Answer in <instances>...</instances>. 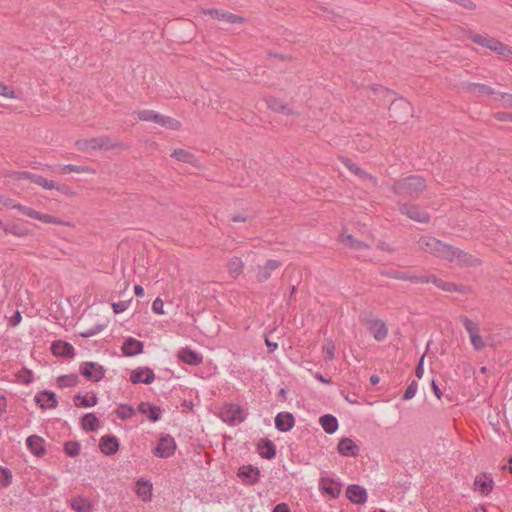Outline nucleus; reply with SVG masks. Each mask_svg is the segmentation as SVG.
Wrapping results in <instances>:
<instances>
[{
    "label": "nucleus",
    "instance_id": "obj_1",
    "mask_svg": "<svg viewBox=\"0 0 512 512\" xmlns=\"http://www.w3.org/2000/svg\"><path fill=\"white\" fill-rule=\"evenodd\" d=\"M418 246L424 252L450 262H455L459 265L468 266L476 262V259L471 255L445 244L432 236L421 237L418 240Z\"/></svg>",
    "mask_w": 512,
    "mask_h": 512
},
{
    "label": "nucleus",
    "instance_id": "obj_2",
    "mask_svg": "<svg viewBox=\"0 0 512 512\" xmlns=\"http://www.w3.org/2000/svg\"><path fill=\"white\" fill-rule=\"evenodd\" d=\"M8 184L15 191H17V189H28L32 184L38 185L47 190H52L56 187L55 181L48 180L42 176L34 175L25 171L16 172L10 175L8 178Z\"/></svg>",
    "mask_w": 512,
    "mask_h": 512
},
{
    "label": "nucleus",
    "instance_id": "obj_3",
    "mask_svg": "<svg viewBox=\"0 0 512 512\" xmlns=\"http://www.w3.org/2000/svg\"><path fill=\"white\" fill-rule=\"evenodd\" d=\"M0 205L7 208H17L22 214L45 224L67 225L72 227V224L65 223L58 217L38 212L30 207L16 204V202L13 199L9 198L4 194H0Z\"/></svg>",
    "mask_w": 512,
    "mask_h": 512
},
{
    "label": "nucleus",
    "instance_id": "obj_4",
    "mask_svg": "<svg viewBox=\"0 0 512 512\" xmlns=\"http://www.w3.org/2000/svg\"><path fill=\"white\" fill-rule=\"evenodd\" d=\"M75 147L77 150L92 153L95 151H108L113 149H121L122 143L114 141L109 137H92V138H80L75 141Z\"/></svg>",
    "mask_w": 512,
    "mask_h": 512
},
{
    "label": "nucleus",
    "instance_id": "obj_5",
    "mask_svg": "<svg viewBox=\"0 0 512 512\" xmlns=\"http://www.w3.org/2000/svg\"><path fill=\"white\" fill-rule=\"evenodd\" d=\"M426 187L425 181L419 176H411L397 182L394 191L402 196L416 197Z\"/></svg>",
    "mask_w": 512,
    "mask_h": 512
},
{
    "label": "nucleus",
    "instance_id": "obj_6",
    "mask_svg": "<svg viewBox=\"0 0 512 512\" xmlns=\"http://www.w3.org/2000/svg\"><path fill=\"white\" fill-rule=\"evenodd\" d=\"M460 321L469 335L473 348L478 351L485 349L488 341L481 335L479 324L468 317H461Z\"/></svg>",
    "mask_w": 512,
    "mask_h": 512
},
{
    "label": "nucleus",
    "instance_id": "obj_7",
    "mask_svg": "<svg viewBox=\"0 0 512 512\" xmlns=\"http://www.w3.org/2000/svg\"><path fill=\"white\" fill-rule=\"evenodd\" d=\"M219 417L229 425H237L244 421L245 413L237 404H224L218 413Z\"/></svg>",
    "mask_w": 512,
    "mask_h": 512
},
{
    "label": "nucleus",
    "instance_id": "obj_8",
    "mask_svg": "<svg viewBox=\"0 0 512 512\" xmlns=\"http://www.w3.org/2000/svg\"><path fill=\"white\" fill-rule=\"evenodd\" d=\"M176 451V442L170 435H162L157 441L153 454L159 458H169Z\"/></svg>",
    "mask_w": 512,
    "mask_h": 512
},
{
    "label": "nucleus",
    "instance_id": "obj_9",
    "mask_svg": "<svg viewBox=\"0 0 512 512\" xmlns=\"http://www.w3.org/2000/svg\"><path fill=\"white\" fill-rule=\"evenodd\" d=\"M134 493L143 502H150L153 499V484L145 478H138L134 484Z\"/></svg>",
    "mask_w": 512,
    "mask_h": 512
},
{
    "label": "nucleus",
    "instance_id": "obj_10",
    "mask_svg": "<svg viewBox=\"0 0 512 512\" xmlns=\"http://www.w3.org/2000/svg\"><path fill=\"white\" fill-rule=\"evenodd\" d=\"M81 374L88 380L98 382L104 377L103 367L95 362H86L80 366Z\"/></svg>",
    "mask_w": 512,
    "mask_h": 512
},
{
    "label": "nucleus",
    "instance_id": "obj_11",
    "mask_svg": "<svg viewBox=\"0 0 512 512\" xmlns=\"http://www.w3.org/2000/svg\"><path fill=\"white\" fill-rule=\"evenodd\" d=\"M342 486L336 480L329 477H322L319 480V490L323 495L330 498H337L341 493Z\"/></svg>",
    "mask_w": 512,
    "mask_h": 512
},
{
    "label": "nucleus",
    "instance_id": "obj_12",
    "mask_svg": "<svg viewBox=\"0 0 512 512\" xmlns=\"http://www.w3.org/2000/svg\"><path fill=\"white\" fill-rule=\"evenodd\" d=\"M155 374L154 372L148 368V367H138L131 371L130 374V381L133 384H150L154 381Z\"/></svg>",
    "mask_w": 512,
    "mask_h": 512
},
{
    "label": "nucleus",
    "instance_id": "obj_13",
    "mask_svg": "<svg viewBox=\"0 0 512 512\" xmlns=\"http://www.w3.org/2000/svg\"><path fill=\"white\" fill-rule=\"evenodd\" d=\"M400 211L402 214L406 215L411 220L420 223H427L430 219L429 214L424 209L418 206L402 205L400 207Z\"/></svg>",
    "mask_w": 512,
    "mask_h": 512
},
{
    "label": "nucleus",
    "instance_id": "obj_14",
    "mask_svg": "<svg viewBox=\"0 0 512 512\" xmlns=\"http://www.w3.org/2000/svg\"><path fill=\"white\" fill-rule=\"evenodd\" d=\"M238 476L246 485H253L260 478V470L252 465H243L238 470Z\"/></svg>",
    "mask_w": 512,
    "mask_h": 512
},
{
    "label": "nucleus",
    "instance_id": "obj_15",
    "mask_svg": "<svg viewBox=\"0 0 512 512\" xmlns=\"http://www.w3.org/2000/svg\"><path fill=\"white\" fill-rule=\"evenodd\" d=\"M493 478L490 474L482 473L476 476L474 489L482 495H488L493 489Z\"/></svg>",
    "mask_w": 512,
    "mask_h": 512
},
{
    "label": "nucleus",
    "instance_id": "obj_16",
    "mask_svg": "<svg viewBox=\"0 0 512 512\" xmlns=\"http://www.w3.org/2000/svg\"><path fill=\"white\" fill-rule=\"evenodd\" d=\"M345 493L347 498L355 504H364L367 501V491L359 485H349Z\"/></svg>",
    "mask_w": 512,
    "mask_h": 512
},
{
    "label": "nucleus",
    "instance_id": "obj_17",
    "mask_svg": "<svg viewBox=\"0 0 512 512\" xmlns=\"http://www.w3.org/2000/svg\"><path fill=\"white\" fill-rule=\"evenodd\" d=\"M338 453L345 457H355L359 453L358 445L350 438H342L337 446Z\"/></svg>",
    "mask_w": 512,
    "mask_h": 512
},
{
    "label": "nucleus",
    "instance_id": "obj_18",
    "mask_svg": "<svg viewBox=\"0 0 512 512\" xmlns=\"http://www.w3.org/2000/svg\"><path fill=\"white\" fill-rule=\"evenodd\" d=\"M177 356L183 363L188 365H199L203 361V357L200 353L189 348L180 349Z\"/></svg>",
    "mask_w": 512,
    "mask_h": 512
},
{
    "label": "nucleus",
    "instance_id": "obj_19",
    "mask_svg": "<svg viewBox=\"0 0 512 512\" xmlns=\"http://www.w3.org/2000/svg\"><path fill=\"white\" fill-rule=\"evenodd\" d=\"M99 448L105 455H113L119 449V442L115 436H103L99 442Z\"/></svg>",
    "mask_w": 512,
    "mask_h": 512
},
{
    "label": "nucleus",
    "instance_id": "obj_20",
    "mask_svg": "<svg viewBox=\"0 0 512 512\" xmlns=\"http://www.w3.org/2000/svg\"><path fill=\"white\" fill-rule=\"evenodd\" d=\"M143 350V343L135 338H127L122 345V352L125 356H134L141 353Z\"/></svg>",
    "mask_w": 512,
    "mask_h": 512
},
{
    "label": "nucleus",
    "instance_id": "obj_21",
    "mask_svg": "<svg viewBox=\"0 0 512 512\" xmlns=\"http://www.w3.org/2000/svg\"><path fill=\"white\" fill-rule=\"evenodd\" d=\"M70 507L74 512H92L91 501L83 496L71 498Z\"/></svg>",
    "mask_w": 512,
    "mask_h": 512
},
{
    "label": "nucleus",
    "instance_id": "obj_22",
    "mask_svg": "<svg viewBox=\"0 0 512 512\" xmlns=\"http://www.w3.org/2000/svg\"><path fill=\"white\" fill-rule=\"evenodd\" d=\"M138 411L141 414L146 415L148 417V419L153 422H156L157 420H159L160 416H161L160 408L157 406H154L148 402L140 403L138 406Z\"/></svg>",
    "mask_w": 512,
    "mask_h": 512
},
{
    "label": "nucleus",
    "instance_id": "obj_23",
    "mask_svg": "<svg viewBox=\"0 0 512 512\" xmlns=\"http://www.w3.org/2000/svg\"><path fill=\"white\" fill-rule=\"evenodd\" d=\"M35 401L42 408H54L57 405L56 395L53 392L43 391L35 396Z\"/></svg>",
    "mask_w": 512,
    "mask_h": 512
},
{
    "label": "nucleus",
    "instance_id": "obj_24",
    "mask_svg": "<svg viewBox=\"0 0 512 512\" xmlns=\"http://www.w3.org/2000/svg\"><path fill=\"white\" fill-rule=\"evenodd\" d=\"M275 426L280 431H289L294 426V418L290 413H279L275 418Z\"/></svg>",
    "mask_w": 512,
    "mask_h": 512
},
{
    "label": "nucleus",
    "instance_id": "obj_25",
    "mask_svg": "<svg viewBox=\"0 0 512 512\" xmlns=\"http://www.w3.org/2000/svg\"><path fill=\"white\" fill-rule=\"evenodd\" d=\"M280 263L276 260H268L263 266L258 268L257 278L259 281L263 282L270 277L272 271L278 269Z\"/></svg>",
    "mask_w": 512,
    "mask_h": 512
},
{
    "label": "nucleus",
    "instance_id": "obj_26",
    "mask_svg": "<svg viewBox=\"0 0 512 512\" xmlns=\"http://www.w3.org/2000/svg\"><path fill=\"white\" fill-rule=\"evenodd\" d=\"M52 353L56 356H68L74 355V348L70 343L58 341L51 346Z\"/></svg>",
    "mask_w": 512,
    "mask_h": 512
},
{
    "label": "nucleus",
    "instance_id": "obj_27",
    "mask_svg": "<svg viewBox=\"0 0 512 512\" xmlns=\"http://www.w3.org/2000/svg\"><path fill=\"white\" fill-rule=\"evenodd\" d=\"M57 172L61 175H67L70 173H86L93 174L95 171L89 166H78V165H61L58 167Z\"/></svg>",
    "mask_w": 512,
    "mask_h": 512
},
{
    "label": "nucleus",
    "instance_id": "obj_28",
    "mask_svg": "<svg viewBox=\"0 0 512 512\" xmlns=\"http://www.w3.org/2000/svg\"><path fill=\"white\" fill-rule=\"evenodd\" d=\"M27 446L36 456H42L45 452L44 440L39 436L33 435L28 437Z\"/></svg>",
    "mask_w": 512,
    "mask_h": 512
},
{
    "label": "nucleus",
    "instance_id": "obj_29",
    "mask_svg": "<svg viewBox=\"0 0 512 512\" xmlns=\"http://www.w3.org/2000/svg\"><path fill=\"white\" fill-rule=\"evenodd\" d=\"M98 402V399L96 397L95 394H85V395H81V394H78L74 397V404L77 406V407H83V408H88V407H93L97 404Z\"/></svg>",
    "mask_w": 512,
    "mask_h": 512
},
{
    "label": "nucleus",
    "instance_id": "obj_30",
    "mask_svg": "<svg viewBox=\"0 0 512 512\" xmlns=\"http://www.w3.org/2000/svg\"><path fill=\"white\" fill-rule=\"evenodd\" d=\"M319 423L324 429V431L328 434H333L338 429V421L332 415H324L319 419Z\"/></svg>",
    "mask_w": 512,
    "mask_h": 512
},
{
    "label": "nucleus",
    "instance_id": "obj_31",
    "mask_svg": "<svg viewBox=\"0 0 512 512\" xmlns=\"http://www.w3.org/2000/svg\"><path fill=\"white\" fill-rule=\"evenodd\" d=\"M370 332L373 334L376 340L381 341L386 338L388 330L382 321L377 320L371 323Z\"/></svg>",
    "mask_w": 512,
    "mask_h": 512
},
{
    "label": "nucleus",
    "instance_id": "obj_32",
    "mask_svg": "<svg viewBox=\"0 0 512 512\" xmlns=\"http://www.w3.org/2000/svg\"><path fill=\"white\" fill-rule=\"evenodd\" d=\"M228 273L233 277L237 278L243 270V262L238 257H233L227 264Z\"/></svg>",
    "mask_w": 512,
    "mask_h": 512
},
{
    "label": "nucleus",
    "instance_id": "obj_33",
    "mask_svg": "<svg viewBox=\"0 0 512 512\" xmlns=\"http://www.w3.org/2000/svg\"><path fill=\"white\" fill-rule=\"evenodd\" d=\"M134 115L137 117L138 120L154 123H158L160 117V114L149 109L135 111Z\"/></svg>",
    "mask_w": 512,
    "mask_h": 512
},
{
    "label": "nucleus",
    "instance_id": "obj_34",
    "mask_svg": "<svg viewBox=\"0 0 512 512\" xmlns=\"http://www.w3.org/2000/svg\"><path fill=\"white\" fill-rule=\"evenodd\" d=\"M81 423L85 431H95L99 427V419L92 413L86 414Z\"/></svg>",
    "mask_w": 512,
    "mask_h": 512
},
{
    "label": "nucleus",
    "instance_id": "obj_35",
    "mask_svg": "<svg viewBox=\"0 0 512 512\" xmlns=\"http://www.w3.org/2000/svg\"><path fill=\"white\" fill-rule=\"evenodd\" d=\"M258 448L260 455L267 459H271L275 456V447L270 441H261L258 445Z\"/></svg>",
    "mask_w": 512,
    "mask_h": 512
},
{
    "label": "nucleus",
    "instance_id": "obj_36",
    "mask_svg": "<svg viewBox=\"0 0 512 512\" xmlns=\"http://www.w3.org/2000/svg\"><path fill=\"white\" fill-rule=\"evenodd\" d=\"M172 157H174L178 161H182L185 163L192 164L196 162V157L191 152L184 149L174 150L172 153Z\"/></svg>",
    "mask_w": 512,
    "mask_h": 512
},
{
    "label": "nucleus",
    "instance_id": "obj_37",
    "mask_svg": "<svg viewBox=\"0 0 512 512\" xmlns=\"http://www.w3.org/2000/svg\"><path fill=\"white\" fill-rule=\"evenodd\" d=\"M12 480V471L7 467L0 466V488L9 487L12 483Z\"/></svg>",
    "mask_w": 512,
    "mask_h": 512
},
{
    "label": "nucleus",
    "instance_id": "obj_38",
    "mask_svg": "<svg viewBox=\"0 0 512 512\" xmlns=\"http://www.w3.org/2000/svg\"><path fill=\"white\" fill-rule=\"evenodd\" d=\"M493 46H491V51L501 55L502 57L508 59L512 57V51L509 47L502 44L501 42L495 40L492 42Z\"/></svg>",
    "mask_w": 512,
    "mask_h": 512
},
{
    "label": "nucleus",
    "instance_id": "obj_39",
    "mask_svg": "<svg viewBox=\"0 0 512 512\" xmlns=\"http://www.w3.org/2000/svg\"><path fill=\"white\" fill-rule=\"evenodd\" d=\"M157 124H159V125H161L163 127L172 129V130H177L181 126V124H180V122L178 120L170 118V117H165V116H162V115H160Z\"/></svg>",
    "mask_w": 512,
    "mask_h": 512
},
{
    "label": "nucleus",
    "instance_id": "obj_40",
    "mask_svg": "<svg viewBox=\"0 0 512 512\" xmlns=\"http://www.w3.org/2000/svg\"><path fill=\"white\" fill-rule=\"evenodd\" d=\"M115 413L120 419H128L135 414V410L131 406L122 404L117 407Z\"/></svg>",
    "mask_w": 512,
    "mask_h": 512
},
{
    "label": "nucleus",
    "instance_id": "obj_41",
    "mask_svg": "<svg viewBox=\"0 0 512 512\" xmlns=\"http://www.w3.org/2000/svg\"><path fill=\"white\" fill-rule=\"evenodd\" d=\"M471 40L474 43L479 44L482 47H485V48L490 49V50H491V46H493L492 42L495 41V39H493V38L485 37V36H482V35H479V34H473L471 36Z\"/></svg>",
    "mask_w": 512,
    "mask_h": 512
},
{
    "label": "nucleus",
    "instance_id": "obj_42",
    "mask_svg": "<svg viewBox=\"0 0 512 512\" xmlns=\"http://www.w3.org/2000/svg\"><path fill=\"white\" fill-rule=\"evenodd\" d=\"M57 383L60 387H73L78 383V378L75 375H65L59 377Z\"/></svg>",
    "mask_w": 512,
    "mask_h": 512
},
{
    "label": "nucleus",
    "instance_id": "obj_43",
    "mask_svg": "<svg viewBox=\"0 0 512 512\" xmlns=\"http://www.w3.org/2000/svg\"><path fill=\"white\" fill-rule=\"evenodd\" d=\"M341 242L354 249H362L365 246L362 242L354 239L351 235H342Z\"/></svg>",
    "mask_w": 512,
    "mask_h": 512
},
{
    "label": "nucleus",
    "instance_id": "obj_44",
    "mask_svg": "<svg viewBox=\"0 0 512 512\" xmlns=\"http://www.w3.org/2000/svg\"><path fill=\"white\" fill-rule=\"evenodd\" d=\"M495 100H497L504 108H512V95L510 94L497 93L495 95Z\"/></svg>",
    "mask_w": 512,
    "mask_h": 512
},
{
    "label": "nucleus",
    "instance_id": "obj_45",
    "mask_svg": "<svg viewBox=\"0 0 512 512\" xmlns=\"http://www.w3.org/2000/svg\"><path fill=\"white\" fill-rule=\"evenodd\" d=\"M64 451L68 456L75 457L80 453V444L77 442H67L64 445Z\"/></svg>",
    "mask_w": 512,
    "mask_h": 512
},
{
    "label": "nucleus",
    "instance_id": "obj_46",
    "mask_svg": "<svg viewBox=\"0 0 512 512\" xmlns=\"http://www.w3.org/2000/svg\"><path fill=\"white\" fill-rule=\"evenodd\" d=\"M221 21L226 23H242L244 21L243 17L239 15L232 14L228 11H224L223 15H221Z\"/></svg>",
    "mask_w": 512,
    "mask_h": 512
},
{
    "label": "nucleus",
    "instance_id": "obj_47",
    "mask_svg": "<svg viewBox=\"0 0 512 512\" xmlns=\"http://www.w3.org/2000/svg\"><path fill=\"white\" fill-rule=\"evenodd\" d=\"M428 281H431L437 287L441 288L444 291H454L455 290V285L454 284H452V283H445L442 280L437 279L436 277H431L430 279H428Z\"/></svg>",
    "mask_w": 512,
    "mask_h": 512
},
{
    "label": "nucleus",
    "instance_id": "obj_48",
    "mask_svg": "<svg viewBox=\"0 0 512 512\" xmlns=\"http://www.w3.org/2000/svg\"><path fill=\"white\" fill-rule=\"evenodd\" d=\"M200 13L204 16H209L213 19H217L221 21V15H223L224 10H217V9H201Z\"/></svg>",
    "mask_w": 512,
    "mask_h": 512
},
{
    "label": "nucleus",
    "instance_id": "obj_49",
    "mask_svg": "<svg viewBox=\"0 0 512 512\" xmlns=\"http://www.w3.org/2000/svg\"><path fill=\"white\" fill-rule=\"evenodd\" d=\"M322 350L328 359H330V360L334 359L335 345L331 340H329L325 343Z\"/></svg>",
    "mask_w": 512,
    "mask_h": 512
},
{
    "label": "nucleus",
    "instance_id": "obj_50",
    "mask_svg": "<svg viewBox=\"0 0 512 512\" xmlns=\"http://www.w3.org/2000/svg\"><path fill=\"white\" fill-rule=\"evenodd\" d=\"M0 96L7 99H12L16 97L15 91L11 87H8L3 83H0Z\"/></svg>",
    "mask_w": 512,
    "mask_h": 512
},
{
    "label": "nucleus",
    "instance_id": "obj_51",
    "mask_svg": "<svg viewBox=\"0 0 512 512\" xmlns=\"http://www.w3.org/2000/svg\"><path fill=\"white\" fill-rule=\"evenodd\" d=\"M152 311L158 315H163L165 313L164 302L161 298L158 297L153 301Z\"/></svg>",
    "mask_w": 512,
    "mask_h": 512
},
{
    "label": "nucleus",
    "instance_id": "obj_52",
    "mask_svg": "<svg viewBox=\"0 0 512 512\" xmlns=\"http://www.w3.org/2000/svg\"><path fill=\"white\" fill-rule=\"evenodd\" d=\"M474 93L479 96H490L493 95V91L491 88L484 85H476L474 86Z\"/></svg>",
    "mask_w": 512,
    "mask_h": 512
},
{
    "label": "nucleus",
    "instance_id": "obj_53",
    "mask_svg": "<svg viewBox=\"0 0 512 512\" xmlns=\"http://www.w3.org/2000/svg\"><path fill=\"white\" fill-rule=\"evenodd\" d=\"M130 301H122L112 304L113 311L115 313L124 312L129 307Z\"/></svg>",
    "mask_w": 512,
    "mask_h": 512
},
{
    "label": "nucleus",
    "instance_id": "obj_54",
    "mask_svg": "<svg viewBox=\"0 0 512 512\" xmlns=\"http://www.w3.org/2000/svg\"><path fill=\"white\" fill-rule=\"evenodd\" d=\"M55 190H57L59 193L66 195V196H74V191L71 190L68 186L64 184H59L56 182V187H54Z\"/></svg>",
    "mask_w": 512,
    "mask_h": 512
},
{
    "label": "nucleus",
    "instance_id": "obj_55",
    "mask_svg": "<svg viewBox=\"0 0 512 512\" xmlns=\"http://www.w3.org/2000/svg\"><path fill=\"white\" fill-rule=\"evenodd\" d=\"M416 392H417L416 384L415 383L410 384L404 393V399L409 400V399L413 398L415 396Z\"/></svg>",
    "mask_w": 512,
    "mask_h": 512
},
{
    "label": "nucleus",
    "instance_id": "obj_56",
    "mask_svg": "<svg viewBox=\"0 0 512 512\" xmlns=\"http://www.w3.org/2000/svg\"><path fill=\"white\" fill-rule=\"evenodd\" d=\"M32 374L30 371H24L18 374V379L22 383L29 384L32 381Z\"/></svg>",
    "mask_w": 512,
    "mask_h": 512
},
{
    "label": "nucleus",
    "instance_id": "obj_57",
    "mask_svg": "<svg viewBox=\"0 0 512 512\" xmlns=\"http://www.w3.org/2000/svg\"><path fill=\"white\" fill-rule=\"evenodd\" d=\"M272 512H291L290 508L285 503H280L275 506Z\"/></svg>",
    "mask_w": 512,
    "mask_h": 512
},
{
    "label": "nucleus",
    "instance_id": "obj_58",
    "mask_svg": "<svg viewBox=\"0 0 512 512\" xmlns=\"http://www.w3.org/2000/svg\"><path fill=\"white\" fill-rule=\"evenodd\" d=\"M431 386H432V390L435 394V396L438 398V399H441L442 397V392L440 390V388L438 387V385L436 384V382L433 380L432 383H431Z\"/></svg>",
    "mask_w": 512,
    "mask_h": 512
},
{
    "label": "nucleus",
    "instance_id": "obj_59",
    "mask_svg": "<svg viewBox=\"0 0 512 512\" xmlns=\"http://www.w3.org/2000/svg\"><path fill=\"white\" fill-rule=\"evenodd\" d=\"M6 399L0 395V415L3 414L6 410Z\"/></svg>",
    "mask_w": 512,
    "mask_h": 512
},
{
    "label": "nucleus",
    "instance_id": "obj_60",
    "mask_svg": "<svg viewBox=\"0 0 512 512\" xmlns=\"http://www.w3.org/2000/svg\"><path fill=\"white\" fill-rule=\"evenodd\" d=\"M497 119L512 122V114H497Z\"/></svg>",
    "mask_w": 512,
    "mask_h": 512
},
{
    "label": "nucleus",
    "instance_id": "obj_61",
    "mask_svg": "<svg viewBox=\"0 0 512 512\" xmlns=\"http://www.w3.org/2000/svg\"><path fill=\"white\" fill-rule=\"evenodd\" d=\"M134 292H135V294H136L137 296H139V297H141V296H143V295H144V289H143V287H142V286H140V285H136V286L134 287Z\"/></svg>",
    "mask_w": 512,
    "mask_h": 512
},
{
    "label": "nucleus",
    "instance_id": "obj_62",
    "mask_svg": "<svg viewBox=\"0 0 512 512\" xmlns=\"http://www.w3.org/2000/svg\"><path fill=\"white\" fill-rule=\"evenodd\" d=\"M421 361H423V358L421 359ZM422 362H420L419 366L417 367V370H416V375L418 378H421L422 377V374H423V369H422V366H421Z\"/></svg>",
    "mask_w": 512,
    "mask_h": 512
},
{
    "label": "nucleus",
    "instance_id": "obj_63",
    "mask_svg": "<svg viewBox=\"0 0 512 512\" xmlns=\"http://www.w3.org/2000/svg\"><path fill=\"white\" fill-rule=\"evenodd\" d=\"M315 378L322 383H329V380L325 379L321 374L316 373Z\"/></svg>",
    "mask_w": 512,
    "mask_h": 512
},
{
    "label": "nucleus",
    "instance_id": "obj_64",
    "mask_svg": "<svg viewBox=\"0 0 512 512\" xmlns=\"http://www.w3.org/2000/svg\"><path fill=\"white\" fill-rule=\"evenodd\" d=\"M266 344L271 349V351L275 350L278 347L277 343H272L268 339L266 340Z\"/></svg>",
    "mask_w": 512,
    "mask_h": 512
}]
</instances>
